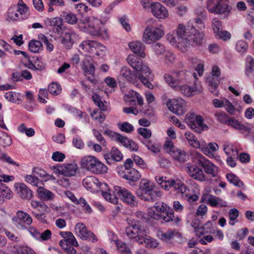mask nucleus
I'll list each match as a JSON object with an SVG mask.
<instances>
[{
	"instance_id": "a19ab883",
	"label": "nucleus",
	"mask_w": 254,
	"mask_h": 254,
	"mask_svg": "<svg viewBox=\"0 0 254 254\" xmlns=\"http://www.w3.org/2000/svg\"><path fill=\"white\" fill-rule=\"evenodd\" d=\"M223 150L225 153L229 156H233L234 157H237L238 151L237 149L231 144L226 143L223 145Z\"/></svg>"
},
{
	"instance_id": "ddd939ff",
	"label": "nucleus",
	"mask_w": 254,
	"mask_h": 254,
	"mask_svg": "<svg viewBox=\"0 0 254 254\" xmlns=\"http://www.w3.org/2000/svg\"><path fill=\"white\" fill-rule=\"evenodd\" d=\"M185 170L189 175L195 180L204 182L206 179L203 171L198 167V165H193L190 163H187L185 164Z\"/></svg>"
},
{
	"instance_id": "a878e982",
	"label": "nucleus",
	"mask_w": 254,
	"mask_h": 254,
	"mask_svg": "<svg viewBox=\"0 0 254 254\" xmlns=\"http://www.w3.org/2000/svg\"><path fill=\"white\" fill-rule=\"evenodd\" d=\"M15 186L18 195L22 199H30L32 197V191L24 184L17 183L15 184Z\"/></svg>"
},
{
	"instance_id": "69168bd1",
	"label": "nucleus",
	"mask_w": 254,
	"mask_h": 254,
	"mask_svg": "<svg viewBox=\"0 0 254 254\" xmlns=\"http://www.w3.org/2000/svg\"><path fill=\"white\" fill-rule=\"evenodd\" d=\"M176 148L174 146L173 142L169 139H167L164 145V149L170 155Z\"/></svg>"
},
{
	"instance_id": "2f4dec72",
	"label": "nucleus",
	"mask_w": 254,
	"mask_h": 254,
	"mask_svg": "<svg viewBox=\"0 0 254 254\" xmlns=\"http://www.w3.org/2000/svg\"><path fill=\"white\" fill-rule=\"evenodd\" d=\"M170 155L175 160L180 162H185L189 159V156L187 153L178 148L173 150Z\"/></svg>"
},
{
	"instance_id": "864d4df0",
	"label": "nucleus",
	"mask_w": 254,
	"mask_h": 254,
	"mask_svg": "<svg viewBox=\"0 0 254 254\" xmlns=\"http://www.w3.org/2000/svg\"><path fill=\"white\" fill-rule=\"evenodd\" d=\"M226 177L228 181L235 186L240 187L243 185V182L241 181L235 175L233 174H228L227 175Z\"/></svg>"
},
{
	"instance_id": "c9c22d12",
	"label": "nucleus",
	"mask_w": 254,
	"mask_h": 254,
	"mask_svg": "<svg viewBox=\"0 0 254 254\" xmlns=\"http://www.w3.org/2000/svg\"><path fill=\"white\" fill-rule=\"evenodd\" d=\"M59 234L68 244L74 247L78 246V242L71 232L68 231H61Z\"/></svg>"
},
{
	"instance_id": "dca6fc26",
	"label": "nucleus",
	"mask_w": 254,
	"mask_h": 254,
	"mask_svg": "<svg viewBox=\"0 0 254 254\" xmlns=\"http://www.w3.org/2000/svg\"><path fill=\"white\" fill-rule=\"evenodd\" d=\"M53 169L55 173H58L66 177H72L76 174L78 166L75 163L64 164L58 167H54Z\"/></svg>"
},
{
	"instance_id": "6ab92c4d",
	"label": "nucleus",
	"mask_w": 254,
	"mask_h": 254,
	"mask_svg": "<svg viewBox=\"0 0 254 254\" xmlns=\"http://www.w3.org/2000/svg\"><path fill=\"white\" fill-rule=\"evenodd\" d=\"M79 47L89 53H95L99 55V51L104 52L106 48L104 46L99 43L92 40H86L83 41L80 45Z\"/></svg>"
},
{
	"instance_id": "052dcab7",
	"label": "nucleus",
	"mask_w": 254,
	"mask_h": 254,
	"mask_svg": "<svg viewBox=\"0 0 254 254\" xmlns=\"http://www.w3.org/2000/svg\"><path fill=\"white\" fill-rule=\"evenodd\" d=\"M118 127L120 130L127 133L131 132L134 129L133 126L127 122H124L121 125H119Z\"/></svg>"
},
{
	"instance_id": "f8f14e48",
	"label": "nucleus",
	"mask_w": 254,
	"mask_h": 254,
	"mask_svg": "<svg viewBox=\"0 0 254 254\" xmlns=\"http://www.w3.org/2000/svg\"><path fill=\"white\" fill-rule=\"evenodd\" d=\"M157 183L165 190H170L171 192H175L176 190L180 189L182 190L185 189L182 186L181 188V182L180 180H166V178L165 179L163 177H156L155 178Z\"/></svg>"
},
{
	"instance_id": "f257e3e1",
	"label": "nucleus",
	"mask_w": 254,
	"mask_h": 254,
	"mask_svg": "<svg viewBox=\"0 0 254 254\" xmlns=\"http://www.w3.org/2000/svg\"><path fill=\"white\" fill-rule=\"evenodd\" d=\"M191 22H188L186 26L183 24L178 25L176 30L179 44L184 47L199 45L202 40V34L197 30L195 25H191Z\"/></svg>"
},
{
	"instance_id": "e433bc0d",
	"label": "nucleus",
	"mask_w": 254,
	"mask_h": 254,
	"mask_svg": "<svg viewBox=\"0 0 254 254\" xmlns=\"http://www.w3.org/2000/svg\"><path fill=\"white\" fill-rule=\"evenodd\" d=\"M117 195L118 194L115 192L114 189L113 190L108 189V191L103 192L102 194L106 200L113 204H117L118 203Z\"/></svg>"
},
{
	"instance_id": "bb28decb",
	"label": "nucleus",
	"mask_w": 254,
	"mask_h": 254,
	"mask_svg": "<svg viewBox=\"0 0 254 254\" xmlns=\"http://www.w3.org/2000/svg\"><path fill=\"white\" fill-rule=\"evenodd\" d=\"M120 74L125 80L130 82H134L138 78L137 73H135L127 66H124L121 69Z\"/></svg>"
},
{
	"instance_id": "f3484780",
	"label": "nucleus",
	"mask_w": 254,
	"mask_h": 254,
	"mask_svg": "<svg viewBox=\"0 0 254 254\" xmlns=\"http://www.w3.org/2000/svg\"><path fill=\"white\" fill-rule=\"evenodd\" d=\"M115 192L121 197V199L130 206L137 205L135 197L127 190L119 186H115Z\"/></svg>"
},
{
	"instance_id": "39448f33",
	"label": "nucleus",
	"mask_w": 254,
	"mask_h": 254,
	"mask_svg": "<svg viewBox=\"0 0 254 254\" xmlns=\"http://www.w3.org/2000/svg\"><path fill=\"white\" fill-rule=\"evenodd\" d=\"M136 194L138 198L148 202L155 201L162 196L161 191L154 190L150 181L144 179L141 180Z\"/></svg>"
},
{
	"instance_id": "4be33fe9",
	"label": "nucleus",
	"mask_w": 254,
	"mask_h": 254,
	"mask_svg": "<svg viewBox=\"0 0 254 254\" xmlns=\"http://www.w3.org/2000/svg\"><path fill=\"white\" fill-rule=\"evenodd\" d=\"M183 186L185 189L183 190L182 189H178L179 190H176L175 194L177 195H181L184 197H186L190 202H193L198 200L199 198V196L198 194H199V189L197 187H195L196 190L194 194H190L189 192L190 190L186 187L185 185L183 183L181 182V187Z\"/></svg>"
},
{
	"instance_id": "aec40b11",
	"label": "nucleus",
	"mask_w": 254,
	"mask_h": 254,
	"mask_svg": "<svg viewBox=\"0 0 254 254\" xmlns=\"http://www.w3.org/2000/svg\"><path fill=\"white\" fill-rule=\"evenodd\" d=\"M157 237L162 241L168 243L175 238L181 239L182 238V235L177 229H169L165 232L161 231H158L157 233Z\"/></svg>"
},
{
	"instance_id": "c03bdc74",
	"label": "nucleus",
	"mask_w": 254,
	"mask_h": 254,
	"mask_svg": "<svg viewBox=\"0 0 254 254\" xmlns=\"http://www.w3.org/2000/svg\"><path fill=\"white\" fill-rule=\"evenodd\" d=\"M63 17L65 22L72 25L76 24L78 20L76 15L70 12H64Z\"/></svg>"
},
{
	"instance_id": "09e8293b",
	"label": "nucleus",
	"mask_w": 254,
	"mask_h": 254,
	"mask_svg": "<svg viewBox=\"0 0 254 254\" xmlns=\"http://www.w3.org/2000/svg\"><path fill=\"white\" fill-rule=\"evenodd\" d=\"M29 49L31 52L37 53L42 49V44L39 41H31L29 43Z\"/></svg>"
},
{
	"instance_id": "9d476101",
	"label": "nucleus",
	"mask_w": 254,
	"mask_h": 254,
	"mask_svg": "<svg viewBox=\"0 0 254 254\" xmlns=\"http://www.w3.org/2000/svg\"><path fill=\"white\" fill-rule=\"evenodd\" d=\"M75 234L83 240L89 241L92 243L96 242L98 241L95 234L87 229L84 223H78L74 227Z\"/></svg>"
},
{
	"instance_id": "a18cd8bd",
	"label": "nucleus",
	"mask_w": 254,
	"mask_h": 254,
	"mask_svg": "<svg viewBox=\"0 0 254 254\" xmlns=\"http://www.w3.org/2000/svg\"><path fill=\"white\" fill-rule=\"evenodd\" d=\"M152 49L157 56L165 54L167 51L164 45L160 43L153 44Z\"/></svg>"
},
{
	"instance_id": "13d9d810",
	"label": "nucleus",
	"mask_w": 254,
	"mask_h": 254,
	"mask_svg": "<svg viewBox=\"0 0 254 254\" xmlns=\"http://www.w3.org/2000/svg\"><path fill=\"white\" fill-rule=\"evenodd\" d=\"M248 44L247 43L243 41L240 40L237 42L236 45V50L241 53H244L248 49Z\"/></svg>"
},
{
	"instance_id": "72a5a7b5",
	"label": "nucleus",
	"mask_w": 254,
	"mask_h": 254,
	"mask_svg": "<svg viewBox=\"0 0 254 254\" xmlns=\"http://www.w3.org/2000/svg\"><path fill=\"white\" fill-rule=\"evenodd\" d=\"M37 191L38 196L41 199L44 200H52L55 197L54 193L43 187H39L37 190Z\"/></svg>"
},
{
	"instance_id": "c756f323",
	"label": "nucleus",
	"mask_w": 254,
	"mask_h": 254,
	"mask_svg": "<svg viewBox=\"0 0 254 254\" xmlns=\"http://www.w3.org/2000/svg\"><path fill=\"white\" fill-rule=\"evenodd\" d=\"M128 46L130 50L138 56L143 58L145 57L144 46L139 41L130 42Z\"/></svg>"
},
{
	"instance_id": "20e7f679",
	"label": "nucleus",
	"mask_w": 254,
	"mask_h": 254,
	"mask_svg": "<svg viewBox=\"0 0 254 254\" xmlns=\"http://www.w3.org/2000/svg\"><path fill=\"white\" fill-rule=\"evenodd\" d=\"M154 210L152 208L147 210L148 215L156 220H161V222H170L174 217V211L167 204L164 202H157L154 205Z\"/></svg>"
},
{
	"instance_id": "0eeeda50",
	"label": "nucleus",
	"mask_w": 254,
	"mask_h": 254,
	"mask_svg": "<svg viewBox=\"0 0 254 254\" xmlns=\"http://www.w3.org/2000/svg\"><path fill=\"white\" fill-rule=\"evenodd\" d=\"M193 162L203 168L205 173L212 177H216L218 174V167L201 154L195 152L192 157Z\"/></svg>"
},
{
	"instance_id": "f704fd0d",
	"label": "nucleus",
	"mask_w": 254,
	"mask_h": 254,
	"mask_svg": "<svg viewBox=\"0 0 254 254\" xmlns=\"http://www.w3.org/2000/svg\"><path fill=\"white\" fill-rule=\"evenodd\" d=\"M195 86L193 87L187 86V85H180L179 86L176 87L177 90L180 91L183 94L187 96H190L192 95V93L199 91L200 89L197 86L196 83H194Z\"/></svg>"
},
{
	"instance_id": "603ef678",
	"label": "nucleus",
	"mask_w": 254,
	"mask_h": 254,
	"mask_svg": "<svg viewBox=\"0 0 254 254\" xmlns=\"http://www.w3.org/2000/svg\"><path fill=\"white\" fill-rule=\"evenodd\" d=\"M62 90L60 85L57 82H53L48 86V91L49 93L53 95L59 94Z\"/></svg>"
},
{
	"instance_id": "393cba45",
	"label": "nucleus",
	"mask_w": 254,
	"mask_h": 254,
	"mask_svg": "<svg viewBox=\"0 0 254 254\" xmlns=\"http://www.w3.org/2000/svg\"><path fill=\"white\" fill-rule=\"evenodd\" d=\"M119 173L123 178L130 182L138 181L141 178L140 173L135 169L125 170L121 173L120 172Z\"/></svg>"
},
{
	"instance_id": "8fccbe9b",
	"label": "nucleus",
	"mask_w": 254,
	"mask_h": 254,
	"mask_svg": "<svg viewBox=\"0 0 254 254\" xmlns=\"http://www.w3.org/2000/svg\"><path fill=\"white\" fill-rule=\"evenodd\" d=\"M185 135L189 144L191 146L194 147H199V143L197 140L196 138L194 136L193 133L190 132H186Z\"/></svg>"
},
{
	"instance_id": "6e6552de",
	"label": "nucleus",
	"mask_w": 254,
	"mask_h": 254,
	"mask_svg": "<svg viewBox=\"0 0 254 254\" xmlns=\"http://www.w3.org/2000/svg\"><path fill=\"white\" fill-rule=\"evenodd\" d=\"M127 222L130 226L126 228L127 235L131 239H135L139 243L144 235V228L138 222L133 221L131 218L127 219Z\"/></svg>"
},
{
	"instance_id": "0e129e2a",
	"label": "nucleus",
	"mask_w": 254,
	"mask_h": 254,
	"mask_svg": "<svg viewBox=\"0 0 254 254\" xmlns=\"http://www.w3.org/2000/svg\"><path fill=\"white\" fill-rule=\"evenodd\" d=\"M115 140L118 142L122 144L124 147H127L129 139L127 137L123 136L118 133V134L116 135Z\"/></svg>"
},
{
	"instance_id": "5fc2aeb1",
	"label": "nucleus",
	"mask_w": 254,
	"mask_h": 254,
	"mask_svg": "<svg viewBox=\"0 0 254 254\" xmlns=\"http://www.w3.org/2000/svg\"><path fill=\"white\" fill-rule=\"evenodd\" d=\"M25 180L27 183L38 187L41 184L38 177H36L35 175H26L25 177Z\"/></svg>"
},
{
	"instance_id": "4c0bfd02",
	"label": "nucleus",
	"mask_w": 254,
	"mask_h": 254,
	"mask_svg": "<svg viewBox=\"0 0 254 254\" xmlns=\"http://www.w3.org/2000/svg\"><path fill=\"white\" fill-rule=\"evenodd\" d=\"M82 69L86 74L94 77L95 74V67L93 64L88 60L85 59L82 62Z\"/></svg>"
},
{
	"instance_id": "a211bd4d",
	"label": "nucleus",
	"mask_w": 254,
	"mask_h": 254,
	"mask_svg": "<svg viewBox=\"0 0 254 254\" xmlns=\"http://www.w3.org/2000/svg\"><path fill=\"white\" fill-rule=\"evenodd\" d=\"M167 105L170 111L177 115H183L186 112V103L182 99L168 100L167 102Z\"/></svg>"
},
{
	"instance_id": "c85d7f7f",
	"label": "nucleus",
	"mask_w": 254,
	"mask_h": 254,
	"mask_svg": "<svg viewBox=\"0 0 254 254\" xmlns=\"http://www.w3.org/2000/svg\"><path fill=\"white\" fill-rule=\"evenodd\" d=\"M82 184L83 186L87 190L91 191L98 190V180L92 176L86 177L83 179Z\"/></svg>"
},
{
	"instance_id": "b1692460",
	"label": "nucleus",
	"mask_w": 254,
	"mask_h": 254,
	"mask_svg": "<svg viewBox=\"0 0 254 254\" xmlns=\"http://www.w3.org/2000/svg\"><path fill=\"white\" fill-rule=\"evenodd\" d=\"M77 37V34L71 31L64 33L63 35L60 37L61 42L66 49H70L73 44V39Z\"/></svg>"
},
{
	"instance_id": "9b49d317",
	"label": "nucleus",
	"mask_w": 254,
	"mask_h": 254,
	"mask_svg": "<svg viewBox=\"0 0 254 254\" xmlns=\"http://www.w3.org/2000/svg\"><path fill=\"white\" fill-rule=\"evenodd\" d=\"M164 35V31L161 28L147 27L144 31L143 41L146 44H150L152 42L159 40Z\"/></svg>"
},
{
	"instance_id": "4468645a",
	"label": "nucleus",
	"mask_w": 254,
	"mask_h": 254,
	"mask_svg": "<svg viewBox=\"0 0 254 254\" xmlns=\"http://www.w3.org/2000/svg\"><path fill=\"white\" fill-rule=\"evenodd\" d=\"M13 223L18 228L23 229L24 225H30L32 223V219L29 214L22 210H18L16 215L12 218Z\"/></svg>"
},
{
	"instance_id": "774afa93",
	"label": "nucleus",
	"mask_w": 254,
	"mask_h": 254,
	"mask_svg": "<svg viewBox=\"0 0 254 254\" xmlns=\"http://www.w3.org/2000/svg\"><path fill=\"white\" fill-rule=\"evenodd\" d=\"M167 40L173 45H176L178 47L182 46L180 44H179V41L178 40V35L176 34V36L172 34H167L166 36Z\"/></svg>"
},
{
	"instance_id": "3c124183",
	"label": "nucleus",
	"mask_w": 254,
	"mask_h": 254,
	"mask_svg": "<svg viewBox=\"0 0 254 254\" xmlns=\"http://www.w3.org/2000/svg\"><path fill=\"white\" fill-rule=\"evenodd\" d=\"M75 204L80 205L84 209V211L86 213L90 214L92 212V209L90 206L83 197H80L79 199H77Z\"/></svg>"
},
{
	"instance_id": "423d86ee",
	"label": "nucleus",
	"mask_w": 254,
	"mask_h": 254,
	"mask_svg": "<svg viewBox=\"0 0 254 254\" xmlns=\"http://www.w3.org/2000/svg\"><path fill=\"white\" fill-rule=\"evenodd\" d=\"M192 76L196 79L195 73L192 74L186 70H181L174 73V77L169 74H165L164 78L165 81L172 88H176L181 84L188 83L192 78Z\"/></svg>"
},
{
	"instance_id": "2eb2a0df",
	"label": "nucleus",
	"mask_w": 254,
	"mask_h": 254,
	"mask_svg": "<svg viewBox=\"0 0 254 254\" xmlns=\"http://www.w3.org/2000/svg\"><path fill=\"white\" fill-rule=\"evenodd\" d=\"M207 9L211 13L222 14L228 11V5L223 0H207Z\"/></svg>"
},
{
	"instance_id": "5701e85b",
	"label": "nucleus",
	"mask_w": 254,
	"mask_h": 254,
	"mask_svg": "<svg viewBox=\"0 0 254 254\" xmlns=\"http://www.w3.org/2000/svg\"><path fill=\"white\" fill-rule=\"evenodd\" d=\"M150 11L155 17L158 19H165L169 15L166 7L158 2L153 3Z\"/></svg>"
},
{
	"instance_id": "4d7b16f0",
	"label": "nucleus",
	"mask_w": 254,
	"mask_h": 254,
	"mask_svg": "<svg viewBox=\"0 0 254 254\" xmlns=\"http://www.w3.org/2000/svg\"><path fill=\"white\" fill-rule=\"evenodd\" d=\"M215 117L220 123L225 124H227L230 118L224 112L216 113Z\"/></svg>"
},
{
	"instance_id": "6e6d98bb",
	"label": "nucleus",
	"mask_w": 254,
	"mask_h": 254,
	"mask_svg": "<svg viewBox=\"0 0 254 254\" xmlns=\"http://www.w3.org/2000/svg\"><path fill=\"white\" fill-rule=\"evenodd\" d=\"M143 144L145 145V146L154 153H158L160 151V149L158 146L156 145L154 143H152L150 140H145L142 141Z\"/></svg>"
},
{
	"instance_id": "ea45409f",
	"label": "nucleus",
	"mask_w": 254,
	"mask_h": 254,
	"mask_svg": "<svg viewBox=\"0 0 254 254\" xmlns=\"http://www.w3.org/2000/svg\"><path fill=\"white\" fill-rule=\"evenodd\" d=\"M95 157L93 156L83 157L81 160V166L83 169L90 171L94 161Z\"/></svg>"
},
{
	"instance_id": "1a4fd4ad",
	"label": "nucleus",
	"mask_w": 254,
	"mask_h": 254,
	"mask_svg": "<svg viewBox=\"0 0 254 254\" xmlns=\"http://www.w3.org/2000/svg\"><path fill=\"white\" fill-rule=\"evenodd\" d=\"M185 121L191 129L197 133H201L202 131L208 128V127L203 123V118L200 116H195L194 114H187Z\"/></svg>"
},
{
	"instance_id": "49530a36",
	"label": "nucleus",
	"mask_w": 254,
	"mask_h": 254,
	"mask_svg": "<svg viewBox=\"0 0 254 254\" xmlns=\"http://www.w3.org/2000/svg\"><path fill=\"white\" fill-rule=\"evenodd\" d=\"M115 243L119 251L122 254H132L129 248L125 243L122 241H117L115 242Z\"/></svg>"
},
{
	"instance_id": "7c9ffc66",
	"label": "nucleus",
	"mask_w": 254,
	"mask_h": 254,
	"mask_svg": "<svg viewBox=\"0 0 254 254\" xmlns=\"http://www.w3.org/2000/svg\"><path fill=\"white\" fill-rule=\"evenodd\" d=\"M227 125L232 127L237 130H240L242 133H249L251 128L244 125L241 124L238 120H235L234 118H230Z\"/></svg>"
},
{
	"instance_id": "cd10ccee",
	"label": "nucleus",
	"mask_w": 254,
	"mask_h": 254,
	"mask_svg": "<svg viewBox=\"0 0 254 254\" xmlns=\"http://www.w3.org/2000/svg\"><path fill=\"white\" fill-rule=\"evenodd\" d=\"M107 171V167L95 157L90 172L97 174H104Z\"/></svg>"
},
{
	"instance_id": "680f3d73",
	"label": "nucleus",
	"mask_w": 254,
	"mask_h": 254,
	"mask_svg": "<svg viewBox=\"0 0 254 254\" xmlns=\"http://www.w3.org/2000/svg\"><path fill=\"white\" fill-rule=\"evenodd\" d=\"M18 254H36L30 248L24 246H19L17 248Z\"/></svg>"
},
{
	"instance_id": "37998d69",
	"label": "nucleus",
	"mask_w": 254,
	"mask_h": 254,
	"mask_svg": "<svg viewBox=\"0 0 254 254\" xmlns=\"http://www.w3.org/2000/svg\"><path fill=\"white\" fill-rule=\"evenodd\" d=\"M7 16L13 20H20L24 19V17H21L15 6H11L7 11Z\"/></svg>"
},
{
	"instance_id": "412c9836",
	"label": "nucleus",
	"mask_w": 254,
	"mask_h": 254,
	"mask_svg": "<svg viewBox=\"0 0 254 254\" xmlns=\"http://www.w3.org/2000/svg\"><path fill=\"white\" fill-rule=\"evenodd\" d=\"M45 23L47 26L53 27L54 33L60 35L63 34L64 29L63 19L60 17L47 18Z\"/></svg>"
},
{
	"instance_id": "58836bf2",
	"label": "nucleus",
	"mask_w": 254,
	"mask_h": 254,
	"mask_svg": "<svg viewBox=\"0 0 254 254\" xmlns=\"http://www.w3.org/2000/svg\"><path fill=\"white\" fill-rule=\"evenodd\" d=\"M139 243L144 244L145 246L149 249H154L158 247L159 243L157 241L150 237L145 235V237L142 238V240L139 241Z\"/></svg>"
},
{
	"instance_id": "de8ad7c7",
	"label": "nucleus",
	"mask_w": 254,
	"mask_h": 254,
	"mask_svg": "<svg viewBox=\"0 0 254 254\" xmlns=\"http://www.w3.org/2000/svg\"><path fill=\"white\" fill-rule=\"evenodd\" d=\"M12 143V139L8 134L0 131V144L3 147L9 146Z\"/></svg>"
},
{
	"instance_id": "7ed1b4c3",
	"label": "nucleus",
	"mask_w": 254,
	"mask_h": 254,
	"mask_svg": "<svg viewBox=\"0 0 254 254\" xmlns=\"http://www.w3.org/2000/svg\"><path fill=\"white\" fill-rule=\"evenodd\" d=\"M80 30L97 36L103 39L108 37L107 30L102 25L100 20L94 16H89L80 19L78 23Z\"/></svg>"
},
{
	"instance_id": "473e14b6",
	"label": "nucleus",
	"mask_w": 254,
	"mask_h": 254,
	"mask_svg": "<svg viewBox=\"0 0 254 254\" xmlns=\"http://www.w3.org/2000/svg\"><path fill=\"white\" fill-rule=\"evenodd\" d=\"M245 73L249 77L254 76V58L248 55L246 58Z\"/></svg>"
},
{
	"instance_id": "e2e57ef3",
	"label": "nucleus",
	"mask_w": 254,
	"mask_h": 254,
	"mask_svg": "<svg viewBox=\"0 0 254 254\" xmlns=\"http://www.w3.org/2000/svg\"><path fill=\"white\" fill-rule=\"evenodd\" d=\"M212 26L215 34L222 29L221 21L217 18H214L212 21Z\"/></svg>"
},
{
	"instance_id": "f03ea898",
	"label": "nucleus",
	"mask_w": 254,
	"mask_h": 254,
	"mask_svg": "<svg viewBox=\"0 0 254 254\" xmlns=\"http://www.w3.org/2000/svg\"><path fill=\"white\" fill-rule=\"evenodd\" d=\"M127 63L136 71L138 79L144 85L149 88H153L151 83L153 80L154 75L150 69L145 64H144L142 60L134 55H129L127 59Z\"/></svg>"
},
{
	"instance_id": "338daca9",
	"label": "nucleus",
	"mask_w": 254,
	"mask_h": 254,
	"mask_svg": "<svg viewBox=\"0 0 254 254\" xmlns=\"http://www.w3.org/2000/svg\"><path fill=\"white\" fill-rule=\"evenodd\" d=\"M17 11H18L21 17H24V19L27 17L29 15L28 7L26 5L17 7Z\"/></svg>"
},
{
	"instance_id": "79ce46f5",
	"label": "nucleus",
	"mask_w": 254,
	"mask_h": 254,
	"mask_svg": "<svg viewBox=\"0 0 254 254\" xmlns=\"http://www.w3.org/2000/svg\"><path fill=\"white\" fill-rule=\"evenodd\" d=\"M0 193L2 195L1 197L8 199L11 198L13 194L10 189L1 182H0Z\"/></svg>"
},
{
	"instance_id": "bf43d9fd",
	"label": "nucleus",
	"mask_w": 254,
	"mask_h": 254,
	"mask_svg": "<svg viewBox=\"0 0 254 254\" xmlns=\"http://www.w3.org/2000/svg\"><path fill=\"white\" fill-rule=\"evenodd\" d=\"M18 130L22 133L25 132L29 137L33 136L35 134V130L33 128H26L24 124L19 126Z\"/></svg>"
}]
</instances>
